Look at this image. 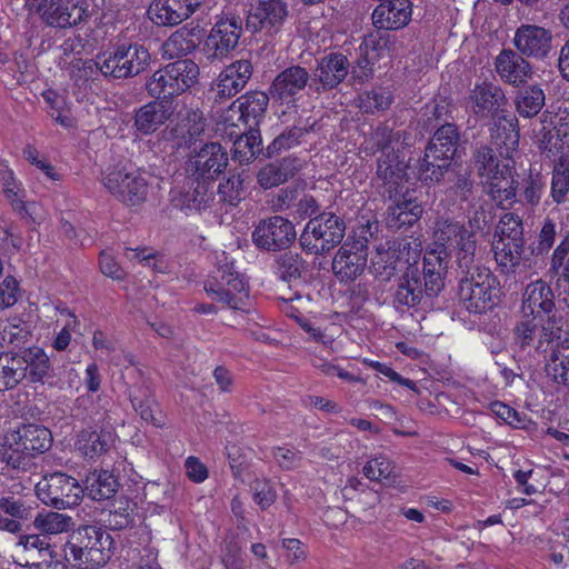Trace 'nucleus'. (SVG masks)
<instances>
[{"label": "nucleus", "instance_id": "nucleus-31", "mask_svg": "<svg viewBox=\"0 0 569 569\" xmlns=\"http://www.w3.org/2000/svg\"><path fill=\"white\" fill-rule=\"evenodd\" d=\"M270 98L263 91H250L234 100L230 110L239 112V120L246 128L258 129L264 119Z\"/></svg>", "mask_w": 569, "mask_h": 569}, {"label": "nucleus", "instance_id": "nucleus-26", "mask_svg": "<svg viewBox=\"0 0 569 569\" xmlns=\"http://www.w3.org/2000/svg\"><path fill=\"white\" fill-rule=\"evenodd\" d=\"M252 70L251 62L244 59L227 66L212 87L214 101L230 99L240 92L251 78Z\"/></svg>", "mask_w": 569, "mask_h": 569}, {"label": "nucleus", "instance_id": "nucleus-21", "mask_svg": "<svg viewBox=\"0 0 569 569\" xmlns=\"http://www.w3.org/2000/svg\"><path fill=\"white\" fill-rule=\"evenodd\" d=\"M522 317H537L546 319L557 317L556 301L552 288L543 279L528 283L521 299Z\"/></svg>", "mask_w": 569, "mask_h": 569}, {"label": "nucleus", "instance_id": "nucleus-5", "mask_svg": "<svg viewBox=\"0 0 569 569\" xmlns=\"http://www.w3.org/2000/svg\"><path fill=\"white\" fill-rule=\"evenodd\" d=\"M198 76L199 67L192 60H177L154 71L146 82V90L153 99L170 101L191 88Z\"/></svg>", "mask_w": 569, "mask_h": 569}, {"label": "nucleus", "instance_id": "nucleus-34", "mask_svg": "<svg viewBox=\"0 0 569 569\" xmlns=\"http://www.w3.org/2000/svg\"><path fill=\"white\" fill-rule=\"evenodd\" d=\"M114 442L111 429H83L77 436L76 448L88 459H96L106 453Z\"/></svg>", "mask_w": 569, "mask_h": 569}, {"label": "nucleus", "instance_id": "nucleus-17", "mask_svg": "<svg viewBox=\"0 0 569 569\" xmlns=\"http://www.w3.org/2000/svg\"><path fill=\"white\" fill-rule=\"evenodd\" d=\"M242 32L241 21L234 17L221 18L204 41V54L211 62L222 60L238 46Z\"/></svg>", "mask_w": 569, "mask_h": 569}, {"label": "nucleus", "instance_id": "nucleus-56", "mask_svg": "<svg viewBox=\"0 0 569 569\" xmlns=\"http://www.w3.org/2000/svg\"><path fill=\"white\" fill-rule=\"evenodd\" d=\"M33 525L43 533L58 535L68 531L73 526V521L72 518L67 515L50 511L47 513H38L33 520Z\"/></svg>", "mask_w": 569, "mask_h": 569}, {"label": "nucleus", "instance_id": "nucleus-45", "mask_svg": "<svg viewBox=\"0 0 569 569\" xmlns=\"http://www.w3.org/2000/svg\"><path fill=\"white\" fill-rule=\"evenodd\" d=\"M308 263L299 252L284 251L274 258L273 270L286 282H292L302 277Z\"/></svg>", "mask_w": 569, "mask_h": 569}, {"label": "nucleus", "instance_id": "nucleus-52", "mask_svg": "<svg viewBox=\"0 0 569 569\" xmlns=\"http://www.w3.org/2000/svg\"><path fill=\"white\" fill-rule=\"evenodd\" d=\"M569 193V156H560L553 164L550 196L557 204L563 203Z\"/></svg>", "mask_w": 569, "mask_h": 569}, {"label": "nucleus", "instance_id": "nucleus-59", "mask_svg": "<svg viewBox=\"0 0 569 569\" xmlns=\"http://www.w3.org/2000/svg\"><path fill=\"white\" fill-rule=\"evenodd\" d=\"M373 273L383 280H389L402 267L401 262L387 248H378L371 260Z\"/></svg>", "mask_w": 569, "mask_h": 569}, {"label": "nucleus", "instance_id": "nucleus-16", "mask_svg": "<svg viewBox=\"0 0 569 569\" xmlns=\"http://www.w3.org/2000/svg\"><path fill=\"white\" fill-rule=\"evenodd\" d=\"M37 12L47 26L53 28H70L90 16L86 1L72 0H40Z\"/></svg>", "mask_w": 569, "mask_h": 569}, {"label": "nucleus", "instance_id": "nucleus-53", "mask_svg": "<svg viewBox=\"0 0 569 569\" xmlns=\"http://www.w3.org/2000/svg\"><path fill=\"white\" fill-rule=\"evenodd\" d=\"M405 138L406 132H395L387 123H380L367 140V148L371 149L372 152L380 150L381 153H383L390 149H399L397 146L400 144L401 140H405Z\"/></svg>", "mask_w": 569, "mask_h": 569}, {"label": "nucleus", "instance_id": "nucleus-11", "mask_svg": "<svg viewBox=\"0 0 569 569\" xmlns=\"http://www.w3.org/2000/svg\"><path fill=\"white\" fill-rule=\"evenodd\" d=\"M36 495L47 506L68 509L80 503L83 489L73 477L54 472L44 476L36 485Z\"/></svg>", "mask_w": 569, "mask_h": 569}, {"label": "nucleus", "instance_id": "nucleus-41", "mask_svg": "<svg viewBox=\"0 0 569 569\" xmlns=\"http://www.w3.org/2000/svg\"><path fill=\"white\" fill-rule=\"evenodd\" d=\"M262 151V139L259 129L246 128L233 142L232 159L241 164L253 161Z\"/></svg>", "mask_w": 569, "mask_h": 569}, {"label": "nucleus", "instance_id": "nucleus-18", "mask_svg": "<svg viewBox=\"0 0 569 569\" xmlns=\"http://www.w3.org/2000/svg\"><path fill=\"white\" fill-rule=\"evenodd\" d=\"M407 168L400 149H390L378 157L376 174L377 180L380 181L379 188L382 189L380 193L383 198L392 199L399 196L407 177Z\"/></svg>", "mask_w": 569, "mask_h": 569}, {"label": "nucleus", "instance_id": "nucleus-29", "mask_svg": "<svg viewBox=\"0 0 569 569\" xmlns=\"http://www.w3.org/2000/svg\"><path fill=\"white\" fill-rule=\"evenodd\" d=\"M173 113L171 101L152 100L138 108L133 128L141 134H151L164 124Z\"/></svg>", "mask_w": 569, "mask_h": 569}, {"label": "nucleus", "instance_id": "nucleus-43", "mask_svg": "<svg viewBox=\"0 0 569 569\" xmlns=\"http://www.w3.org/2000/svg\"><path fill=\"white\" fill-rule=\"evenodd\" d=\"M459 141L460 134L456 124L446 123L437 129L426 148L429 149V152H432L430 157H435V153H438L441 157H447L449 160H452L456 156Z\"/></svg>", "mask_w": 569, "mask_h": 569}, {"label": "nucleus", "instance_id": "nucleus-44", "mask_svg": "<svg viewBox=\"0 0 569 569\" xmlns=\"http://www.w3.org/2000/svg\"><path fill=\"white\" fill-rule=\"evenodd\" d=\"M443 180L448 184L447 192L461 202L468 201L473 193L475 181L469 167L452 166Z\"/></svg>", "mask_w": 569, "mask_h": 569}, {"label": "nucleus", "instance_id": "nucleus-33", "mask_svg": "<svg viewBox=\"0 0 569 569\" xmlns=\"http://www.w3.org/2000/svg\"><path fill=\"white\" fill-rule=\"evenodd\" d=\"M469 100L476 114L495 117L503 111L507 99L503 90L491 82L476 84L471 90Z\"/></svg>", "mask_w": 569, "mask_h": 569}, {"label": "nucleus", "instance_id": "nucleus-35", "mask_svg": "<svg viewBox=\"0 0 569 569\" xmlns=\"http://www.w3.org/2000/svg\"><path fill=\"white\" fill-rule=\"evenodd\" d=\"M518 189L519 182L506 164H502V170L498 174L492 176L485 183V192L499 207H503L505 202H513Z\"/></svg>", "mask_w": 569, "mask_h": 569}, {"label": "nucleus", "instance_id": "nucleus-28", "mask_svg": "<svg viewBox=\"0 0 569 569\" xmlns=\"http://www.w3.org/2000/svg\"><path fill=\"white\" fill-rule=\"evenodd\" d=\"M411 2L409 0H387L373 10L371 19L378 29L398 30L406 27L411 19Z\"/></svg>", "mask_w": 569, "mask_h": 569}, {"label": "nucleus", "instance_id": "nucleus-36", "mask_svg": "<svg viewBox=\"0 0 569 569\" xmlns=\"http://www.w3.org/2000/svg\"><path fill=\"white\" fill-rule=\"evenodd\" d=\"M299 168L300 162L297 158L286 157L262 167L257 174V180L262 189H271L292 178Z\"/></svg>", "mask_w": 569, "mask_h": 569}, {"label": "nucleus", "instance_id": "nucleus-55", "mask_svg": "<svg viewBox=\"0 0 569 569\" xmlns=\"http://www.w3.org/2000/svg\"><path fill=\"white\" fill-rule=\"evenodd\" d=\"M130 400L133 409L140 415L141 419L153 426H161V421L154 415V407H157V405L148 387L140 386L131 390Z\"/></svg>", "mask_w": 569, "mask_h": 569}, {"label": "nucleus", "instance_id": "nucleus-14", "mask_svg": "<svg viewBox=\"0 0 569 569\" xmlns=\"http://www.w3.org/2000/svg\"><path fill=\"white\" fill-rule=\"evenodd\" d=\"M102 183L107 190L119 201L128 206H139L148 196V182L138 172H129L126 169H112L108 171Z\"/></svg>", "mask_w": 569, "mask_h": 569}, {"label": "nucleus", "instance_id": "nucleus-27", "mask_svg": "<svg viewBox=\"0 0 569 569\" xmlns=\"http://www.w3.org/2000/svg\"><path fill=\"white\" fill-rule=\"evenodd\" d=\"M495 68L505 83L515 87L527 83L533 74L532 67L525 56L511 49L500 51L495 59Z\"/></svg>", "mask_w": 569, "mask_h": 569}, {"label": "nucleus", "instance_id": "nucleus-3", "mask_svg": "<svg viewBox=\"0 0 569 569\" xmlns=\"http://www.w3.org/2000/svg\"><path fill=\"white\" fill-rule=\"evenodd\" d=\"M151 62L147 48L138 43L120 44L112 52H103L83 62V69L99 70L106 78L128 79L143 72Z\"/></svg>", "mask_w": 569, "mask_h": 569}, {"label": "nucleus", "instance_id": "nucleus-7", "mask_svg": "<svg viewBox=\"0 0 569 569\" xmlns=\"http://www.w3.org/2000/svg\"><path fill=\"white\" fill-rule=\"evenodd\" d=\"M378 230L377 221H367L359 228L353 241H346L336 252L332 271L340 282H351L360 277L367 266L369 238Z\"/></svg>", "mask_w": 569, "mask_h": 569}, {"label": "nucleus", "instance_id": "nucleus-4", "mask_svg": "<svg viewBox=\"0 0 569 569\" xmlns=\"http://www.w3.org/2000/svg\"><path fill=\"white\" fill-rule=\"evenodd\" d=\"M112 537L97 526H81L72 535L69 550L76 566L98 569L111 558Z\"/></svg>", "mask_w": 569, "mask_h": 569}, {"label": "nucleus", "instance_id": "nucleus-62", "mask_svg": "<svg viewBox=\"0 0 569 569\" xmlns=\"http://www.w3.org/2000/svg\"><path fill=\"white\" fill-rule=\"evenodd\" d=\"M545 186L543 177L539 172L533 173L530 170L522 182V196L526 203L531 207H537L540 203Z\"/></svg>", "mask_w": 569, "mask_h": 569}, {"label": "nucleus", "instance_id": "nucleus-64", "mask_svg": "<svg viewBox=\"0 0 569 569\" xmlns=\"http://www.w3.org/2000/svg\"><path fill=\"white\" fill-rule=\"evenodd\" d=\"M419 244L413 243L409 239L395 240L388 249L391 254L398 259L402 266L413 267L411 261L416 262L419 257Z\"/></svg>", "mask_w": 569, "mask_h": 569}, {"label": "nucleus", "instance_id": "nucleus-22", "mask_svg": "<svg viewBox=\"0 0 569 569\" xmlns=\"http://www.w3.org/2000/svg\"><path fill=\"white\" fill-rule=\"evenodd\" d=\"M513 44L528 58L545 59L552 48V33L537 24H521L515 32Z\"/></svg>", "mask_w": 569, "mask_h": 569}, {"label": "nucleus", "instance_id": "nucleus-9", "mask_svg": "<svg viewBox=\"0 0 569 569\" xmlns=\"http://www.w3.org/2000/svg\"><path fill=\"white\" fill-rule=\"evenodd\" d=\"M562 321L560 317H522L516 325L515 341L522 349L531 348L538 352H545L560 339Z\"/></svg>", "mask_w": 569, "mask_h": 569}, {"label": "nucleus", "instance_id": "nucleus-37", "mask_svg": "<svg viewBox=\"0 0 569 569\" xmlns=\"http://www.w3.org/2000/svg\"><path fill=\"white\" fill-rule=\"evenodd\" d=\"M491 139L499 147L506 149V154L517 149L519 144L518 119L505 111L492 117Z\"/></svg>", "mask_w": 569, "mask_h": 569}, {"label": "nucleus", "instance_id": "nucleus-57", "mask_svg": "<svg viewBox=\"0 0 569 569\" xmlns=\"http://www.w3.org/2000/svg\"><path fill=\"white\" fill-rule=\"evenodd\" d=\"M106 527L111 530H123L134 522L133 507L128 499H120L106 516Z\"/></svg>", "mask_w": 569, "mask_h": 569}, {"label": "nucleus", "instance_id": "nucleus-46", "mask_svg": "<svg viewBox=\"0 0 569 569\" xmlns=\"http://www.w3.org/2000/svg\"><path fill=\"white\" fill-rule=\"evenodd\" d=\"M21 356L24 358L26 373L30 382H43L46 378L50 377V358L42 348H27Z\"/></svg>", "mask_w": 569, "mask_h": 569}, {"label": "nucleus", "instance_id": "nucleus-39", "mask_svg": "<svg viewBox=\"0 0 569 569\" xmlns=\"http://www.w3.org/2000/svg\"><path fill=\"white\" fill-rule=\"evenodd\" d=\"M24 358L19 352L0 356V391L14 389L27 378Z\"/></svg>", "mask_w": 569, "mask_h": 569}, {"label": "nucleus", "instance_id": "nucleus-40", "mask_svg": "<svg viewBox=\"0 0 569 569\" xmlns=\"http://www.w3.org/2000/svg\"><path fill=\"white\" fill-rule=\"evenodd\" d=\"M548 272L556 278V288L569 292V232L562 236L550 258Z\"/></svg>", "mask_w": 569, "mask_h": 569}, {"label": "nucleus", "instance_id": "nucleus-10", "mask_svg": "<svg viewBox=\"0 0 569 569\" xmlns=\"http://www.w3.org/2000/svg\"><path fill=\"white\" fill-rule=\"evenodd\" d=\"M217 274L204 283V290L213 300L234 310L242 309L249 298L244 281L233 270V263L218 261Z\"/></svg>", "mask_w": 569, "mask_h": 569}, {"label": "nucleus", "instance_id": "nucleus-20", "mask_svg": "<svg viewBox=\"0 0 569 569\" xmlns=\"http://www.w3.org/2000/svg\"><path fill=\"white\" fill-rule=\"evenodd\" d=\"M350 62L341 52H331L317 61L310 89L320 93L337 88L347 78Z\"/></svg>", "mask_w": 569, "mask_h": 569}, {"label": "nucleus", "instance_id": "nucleus-12", "mask_svg": "<svg viewBox=\"0 0 569 569\" xmlns=\"http://www.w3.org/2000/svg\"><path fill=\"white\" fill-rule=\"evenodd\" d=\"M229 163V154L219 142L203 144L189 157L186 172L190 180H199L212 184L224 172Z\"/></svg>", "mask_w": 569, "mask_h": 569}, {"label": "nucleus", "instance_id": "nucleus-63", "mask_svg": "<svg viewBox=\"0 0 569 569\" xmlns=\"http://www.w3.org/2000/svg\"><path fill=\"white\" fill-rule=\"evenodd\" d=\"M361 108L368 113L387 109L391 103L389 91L377 88L360 96Z\"/></svg>", "mask_w": 569, "mask_h": 569}, {"label": "nucleus", "instance_id": "nucleus-58", "mask_svg": "<svg viewBox=\"0 0 569 569\" xmlns=\"http://www.w3.org/2000/svg\"><path fill=\"white\" fill-rule=\"evenodd\" d=\"M493 241H525L521 218L515 213H505L497 226Z\"/></svg>", "mask_w": 569, "mask_h": 569}, {"label": "nucleus", "instance_id": "nucleus-38", "mask_svg": "<svg viewBox=\"0 0 569 569\" xmlns=\"http://www.w3.org/2000/svg\"><path fill=\"white\" fill-rule=\"evenodd\" d=\"M83 495L96 501L112 498L119 489L116 476L108 470H94L84 481Z\"/></svg>", "mask_w": 569, "mask_h": 569}, {"label": "nucleus", "instance_id": "nucleus-42", "mask_svg": "<svg viewBox=\"0 0 569 569\" xmlns=\"http://www.w3.org/2000/svg\"><path fill=\"white\" fill-rule=\"evenodd\" d=\"M431 154L432 152L426 148L425 156L418 166V179L426 184L440 183L452 168L451 160L447 157L438 153L430 157Z\"/></svg>", "mask_w": 569, "mask_h": 569}, {"label": "nucleus", "instance_id": "nucleus-24", "mask_svg": "<svg viewBox=\"0 0 569 569\" xmlns=\"http://www.w3.org/2000/svg\"><path fill=\"white\" fill-rule=\"evenodd\" d=\"M288 17L287 4L281 0H262L247 17V29L252 32L277 33Z\"/></svg>", "mask_w": 569, "mask_h": 569}, {"label": "nucleus", "instance_id": "nucleus-51", "mask_svg": "<svg viewBox=\"0 0 569 569\" xmlns=\"http://www.w3.org/2000/svg\"><path fill=\"white\" fill-rule=\"evenodd\" d=\"M197 47L194 33L186 28L174 31L162 44L163 56L168 59L187 56Z\"/></svg>", "mask_w": 569, "mask_h": 569}, {"label": "nucleus", "instance_id": "nucleus-47", "mask_svg": "<svg viewBox=\"0 0 569 569\" xmlns=\"http://www.w3.org/2000/svg\"><path fill=\"white\" fill-rule=\"evenodd\" d=\"M249 179L247 170H230L227 178L220 181L217 193L220 200L231 206H237L244 196V183Z\"/></svg>", "mask_w": 569, "mask_h": 569}, {"label": "nucleus", "instance_id": "nucleus-1", "mask_svg": "<svg viewBox=\"0 0 569 569\" xmlns=\"http://www.w3.org/2000/svg\"><path fill=\"white\" fill-rule=\"evenodd\" d=\"M446 269L447 263L436 254L425 256L422 271L417 267H406L395 292V302L407 308L427 303L443 289Z\"/></svg>", "mask_w": 569, "mask_h": 569}, {"label": "nucleus", "instance_id": "nucleus-30", "mask_svg": "<svg viewBox=\"0 0 569 569\" xmlns=\"http://www.w3.org/2000/svg\"><path fill=\"white\" fill-rule=\"evenodd\" d=\"M188 190L177 191L172 196V203L186 214L201 212L211 206L214 200L213 187L210 183L191 180Z\"/></svg>", "mask_w": 569, "mask_h": 569}, {"label": "nucleus", "instance_id": "nucleus-13", "mask_svg": "<svg viewBox=\"0 0 569 569\" xmlns=\"http://www.w3.org/2000/svg\"><path fill=\"white\" fill-rule=\"evenodd\" d=\"M252 242L264 251H281L297 238L295 224L282 216H272L258 222L252 231Z\"/></svg>", "mask_w": 569, "mask_h": 569}, {"label": "nucleus", "instance_id": "nucleus-23", "mask_svg": "<svg viewBox=\"0 0 569 569\" xmlns=\"http://www.w3.org/2000/svg\"><path fill=\"white\" fill-rule=\"evenodd\" d=\"M392 203L386 213V224L390 230L398 231L418 222L423 213V207L413 194L406 190L389 199Z\"/></svg>", "mask_w": 569, "mask_h": 569}, {"label": "nucleus", "instance_id": "nucleus-32", "mask_svg": "<svg viewBox=\"0 0 569 569\" xmlns=\"http://www.w3.org/2000/svg\"><path fill=\"white\" fill-rule=\"evenodd\" d=\"M204 0H156L151 6L153 20L161 26H177L188 19Z\"/></svg>", "mask_w": 569, "mask_h": 569}, {"label": "nucleus", "instance_id": "nucleus-2", "mask_svg": "<svg viewBox=\"0 0 569 569\" xmlns=\"http://www.w3.org/2000/svg\"><path fill=\"white\" fill-rule=\"evenodd\" d=\"M52 436L39 425H22L10 432L0 447V460L12 469L27 470L38 453L50 449Z\"/></svg>", "mask_w": 569, "mask_h": 569}, {"label": "nucleus", "instance_id": "nucleus-50", "mask_svg": "<svg viewBox=\"0 0 569 569\" xmlns=\"http://www.w3.org/2000/svg\"><path fill=\"white\" fill-rule=\"evenodd\" d=\"M546 371L556 382L569 385V340H563L552 350Z\"/></svg>", "mask_w": 569, "mask_h": 569}, {"label": "nucleus", "instance_id": "nucleus-8", "mask_svg": "<svg viewBox=\"0 0 569 569\" xmlns=\"http://www.w3.org/2000/svg\"><path fill=\"white\" fill-rule=\"evenodd\" d=\"M458 297L463 308L475 315L492 310L500 301V283L490 270L458 282Z\"/></svg>", "mask_w": 569, "mask_h": 569}, {"label": "nucleus", "instance_id": "nucleus-49", "mask_svg": "<svg viewBox=\"0 0 569 569\" xmlns=\"http://www.w3.org/2000/svg\"><path fill=\"white\" fill-rule=\"evenodd\" d=\"M476 249L477 242L473 238L470 241L462 243V247L455 250L458 282L466 278L476 277L477 272H480V270H489L488 268L476 263Z\"/></svg>", "mask_w": 569, "mask_h": 569}, {"label": "nucleus", "instance_id": "nucleus-54", "mask_svg": "<svg viewBox=\"0 0 569 569\" xmlns=\"http://www.w3.org/2000/svg\"><path fill=\"white\" fill-rule=\"evenodd\" d=\"M471 164L477 171L479 177L490 179L492 176L498 174L502 170L499 159L493 150L488 146L477 147L471 157Z\"/></svg>", "mask_w": 569, "mask_h": 569}, {"label": "nucleus", "instance_id": "nucleus-61", "mask_svg": "<svg viewBox=\"0 0 569 569\" xmlns=\"http://www.w3.org/2000/svg\"><path fill=\"white\" fill-rule=\"evenodd\" d=\"M26 190L20 188L16 191H10L4 194L6 200L10 204L11 209L20 216L22 220H26L27 223L34 222V202H27L26 200Z\"/></svg>", "mask_w": 569, "mask_h": 569}, {"label": "nucleus", "instance_id": "nucleus-25", "mask_svg": "<svg viewBox=\"0 0 569 569\" xmlns=\"http://www.w3.org/2000/svg\"><path fill=\"white\" fill-rule=\"evenodd\" d=\"M475 238V232L469 231L463 223L452 219H439L435 223L433 243L440 250H433L427 256L436 254L443 261L441 254L448 256L462 243Z\"/></svg>", "mask_w": 569, "mask_h": 569}, {"label": "nucleus", "instance_id": "nucleus-6", "mask_svg": "<svg viewBox=\"0 0 569 569\" xmlns=\"http://www.w3.org/2000/svg\"><path fill=\"white\" fill-rule=\"evenodd\" d=\"M345 234V220L333 212H322L307 222L298 240L307 254L322 256L340 244Z\"/></svg>", "mask_w": 569, "mask_h": 569}, {"label": "nucleus", "instance_id": "nucleus-15", "mask_svg": "<svg viewBox=\"0 0 569 569\" xmlns=\"http://www.w3.org/2000/svg\"><path fill=\"white\" fill-rule=\"evenodd\" d=\"M312 78L309 71L299 66H290L280 71L269 87L271 99L281 104L295 106L300 94L308 87Z\"/></svg>", "mask_w": 569, "mask_h": 569}, {"label": "nucleus", "instance_id": "nucleus-60", "mask_svg": "<svg viewBox=\"0 0 569 569\" xmlns=\"http://www.w3.org/2000/svg\"><path fill=\"white\" fill-rule=\"evenodd\" d=\"M307 133V129L292 126L286 129L282 133L277 136L273 141L267 147L269 157L280 153L283 150L290 149L300 143V139Z\"/></svg>", "mask_w": 569, "mask_h": 569}, {"label": "nucleus", "instance_id": "nucleus-19", "mask_svg": "<svg viewBox=\"0 0 569 569\" xmlns=\"http://www.w3.org/2000/svg\"><path fill=\"white\" fill-rule=\"evenodd\" d=\"M495 259L501 272L515 279H526L532 271L533 260L526 256L525 241H493Z\"/></svg>", "mask_w": 569, "mask_h": 569}, {"label": "nucleus", "instance_id": "nucleus-48", "mask_svg": "<svg viewBox=\"0 0 569 569\" xmlns=\"http://www.w3.org/2000/svg\"><path fill=\"white\" fill-rule=\"evenodd\" d=\"M546 94L539 86H529L519 90L515 106L518 114L522 118H533L539 114L545 106Z\"/></svg>", "mask_w": 569, "mask_h": 569}]
</instances>
